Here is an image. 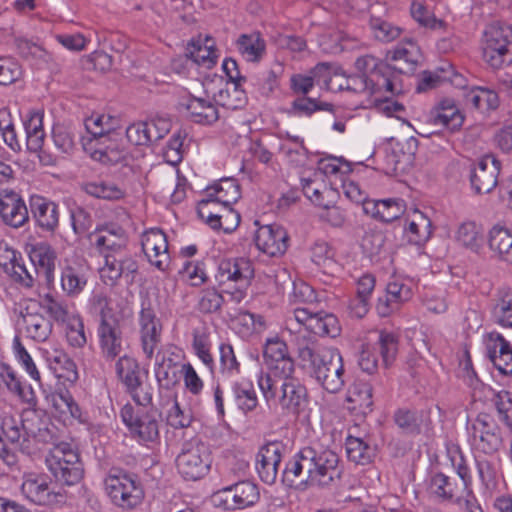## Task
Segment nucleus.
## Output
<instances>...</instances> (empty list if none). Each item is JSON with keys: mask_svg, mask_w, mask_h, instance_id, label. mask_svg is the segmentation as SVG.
I'll list each match as a JSON object with an SVG mask.
<instances>
[{"mask_svg": "<svg viewBox=\"0 0 512 512\" xmlns=\"http://www.w3.org/2000/svg\"><path fill=\"white\" fill-rule=\"evenodd\" d=\"M301 367L329 393L341 391L346 384V375L341 353L335 348L322 347L314 341L298 346Z\"/></svg>", "mask_w": 512, "mask_h": 512, "instance_id": "f03ea898", "label": "nucleus"}, {"mask_svg": "<svg viewBox=\"0 0 512 512\" xmlns=\"http://www.w3.org/2000/svg\"><path fill=\"white\" fill-rule=\"evenodd\" d=\"M21 491L28 500L38 505H53L63 501L61 493L51 490L47 478L35 473L24 475Z\"/></svg>", "mask_w": 512, "mask_h": 512, "instance_id": "dca6fc26", "label": "nucleus"}, {"mask_svg": "<svg viewBox=\"0 0 512 512\" xmlns=\"http://www.w3.org/2000/svg\"><path fill=\"white\" fill-rule=\"evenodd\" d=\"M338 455L330 449L307 446L286 463L283 481L289 486L329 487L341 478Z\"/></svg>", "mask_w": 512, "mask_h": 512, "instance_id": "f257e3e1", "label": "nucleus"}, {"mask_svg": "<svg viewBox=\"0 0 512 512\" xmlns=\"http://www.w3.org/2000/svg\"><path fill=\"white\" fill-rule=\"evenodd\" d=\"M263 359L267 372L259 376L277 377L280 374L295 373L294 361L289 355L288 347L278 337L266 340Z\"/></svg>", "mask_w": 512, "mask_h": 512, "instance_id": "ddd939ff", "label": "nucleus"}, {"mask_svg": "<svg viewBox=\"0 0 512 512\" xmlns=\"http://www.w3.org/2000/svg\"><path fill=\"white\" fill-rule=\"evenodd\" d=\"M46 360L57 378L71 383L78 379L76 364L63 350L56 348L47 350Z\"/></svg>", "mask_w": 512, "mask_h": 512, "instance_id": "c85d7f7f", "label": "nucleus"}, {"mask_svg": "<svg viewBox=\"0 0 512 512\" xmlns=\"http://www.w3.org/2000/svg\"><path fill=\"white\" fill-rule=\"evenodd\" d=\"M213 100L216 105L235 110L245 104L246 97L245 92L239 89L238 83H232L231 87L226 84L225 88L219 89V91L213 95Z\"/></svg>", "mask_w": 512, "mask_h": 512, "instance_id": "3c124183", "label": "nucleus"}, {"mask_svg": "<svg viewBox=\"0 0 512 512\" xmlns=\"http://www.w3.org/2000/svg\"><path fill=\"white\" fill-rule=\"evenodd\" d=\"M453 74V69L449 64L446 65V68L441 67L434 72L426 71L422 74V78L417 85V91L424 92L437 87L442 82L453 81L451 78Z\"/></svg>", "mask_w": 512, "mask_h": 512, "instance_id": "bf43d9fd", "label": "nucleus"}, {"mask_svg": "<svg viewBox=\"0 0 512 512\" xmlns=\"http://www.w3.org/2000/svg\"><path fill=\"white\" fill-rule=\"evenodd\" d=\"M346 401L350 404L349 409L355 413L366 415L372 411L373 395L369 383L356 381L349 388Z\"/></svg>", "mask_w": 512, "mask_h": 512, "instance_id": "f704fd0d", "label": "nucleus"}, {"mask_svg": "<svg viewBox=\"0 0 512 512\" xmlns=\"http://www.w3.org/2000/svg\"><path fill=\"white\" fill-rule=\"evenodd\" d=\"M386 67L381 66L371 72L369 76L365 74L345 77L344 74L336 72L339 77L333 81V89H347L356 93H365L368 96L380 94L383 91L394 93L393 81L385 75L383 71Z\"/></svg>", "mask_w": 512, "mask_h": 512, "instance_id": "1a4fd4ad", "label": "nucleus"}, {"mask_svg": "<svg viewBox=\"0 0 512 512\" xmlns=\"http://www.w3.org/2000/svg\"><path fill=\"white\" fill-rule=\"evenodd\" d=\"M206 196L220 201L222 206H232L240 198V187L233 178L221 179L206 190Z\"/></svg>", "mask_w": 512, "mask_h": 512, "instance_id": "37998d69", "label": "nucleus"}, {"mask_svg": "<svg viewBox=\"0 0 512 512\" xmlns=\"http://www.w3.org/2000/svg\"><path fill=\"white\" fill-rule=\"evenodd\" d=\"M22 430L30 437L43 443H53V426L47 418H43L36 411L27 412L21 420Z\"/></svg>", "mask_w": 512, "mask_h": 512, "instance_id": "2f4dec72", "label": "nucleus"}, {"mask_svg": "<svg viewBox=\"0 0 512 512\" xmlns=\"http://www.w3.org/2000/svg\"><path fill=\"white\" fill-rule=\"evenodd\" d=\"M21 421L11 416L4 417L0 423V458L7 464L14 462V456L6 446V442L16 443L21 437Z\"/></svg>", "mask_w": 512, "mask_h": 512, "instance_id": "4c0bfd02", "label": "nucleus"}, {"mask_svg": "<svg viewBox=\"0 0 512 512\" xmlns=\"http://www.w3.org/2000/svg\"><path fill=\"white\" fill-rule=\"evenodd\" d=\"M294 374L258 377L259 389L269 408L293 415H299L306 408L309 401L307 388Z\"/></svg>", "mask_w": 512, "mask_h": 512, "instance_id": "20e7f679", "label": "nucleus"}, {"mask_svg": "<svg viewBox=\"0 0 512 512\" xmlns=\"http://www.w3.org/2000/svg\"><path fill=\"white\" fill-rule=\"evenodd\" d=\"M339 75L333 72V67L327 63L316 65L308 75L296 74L291 77V88L295 93L306 95L314 84L324 85L327 89H333V81Z\"/></svg>", "mask_w": 512, "mask_h": 512, "instance_id": "aec40b11", "label": "nucleus"}, {"mask_svg": "<svg viewBox=\"0 0 512 512\" xmlns=\"http://www.w3.org/2000/svg\"><path fill=\"white\" fill-rule=\"evenodd\" d=\"M345 447L349 460L356 464L365 465L372 461L374 449L362 438L349 435Z\"/></svg>", "mask_w": 512, "mask_h": 512, "instance_id": "09e8293b", "label": "nucleus"}, {"mask_svg": "<svg viewBox=\"0 0 512 512\" xmlns=\"http://www.w3.org/2000/svg\"><path fill=\"white\" fill-rule=\"evenodd\" d=\"M187 51L193 62L208 69L215 65L218 58L214 40L210 37L193 41Z\"/></svg>", "mask_w": 512, "mask_h": 512, "instance_id": "a19ab883", "label": "nucleus"}, {"mask_svg": "<svg viewBox=\"0 0 512 512\" xmlns=\"http://www.w3.org/2000/svg\"><path fill=\"white\" fill-rule=\"evenodd\" d=\"M501 164L492 154L482 156L471 168L470 182L477 194L490 193L497 185Z\"/></svg>", "mask_w": 512, "mask_h": 512, "instance_id": "2eb2a0df", "label": "nucleus"}, {"mask_svg": "<svg viewBox=\"0 0 512 512\" xmlns=\"http://www.w3.org/2000/svg\"><path fill=\"white\" fill-rule=\"evenodd\" d=\"M84 191L96 198L118 200L124 196V191L114 183L98 181L88 182L83 186Z\"/></svg>", "mask_w": 512, "mask_h": 512, "instance_id": "6e6d98bb", "label": "nucleus"}, {"mask_svg": "<svg viewBox=\"0 0 512 512\" xmlns=\"http://www.w3.org/2000/svg\"><path fill=\"white\" fill-rule=\"evenodd\" d=\"M427 491L438 500L453 501L459 505L464 504V500L467 498L459 484L441 472L434 473L429 477Z\"/></svg>", "mask_w": 512, "mask_h": 512, "instance_id": "b1692460", "label": "nucleus"}, {"mask_svg": "<svg viewBox=\"0 0 512 512\" xmlns=\"http://www.w3.org/2000/svg\"><path fill=\"white\" fill-rule=\"evenodd\" d=\"M240 54L250 62L259 61L265 52V41L258 32L242 34L237 42Z\"/></svg>", "mask_w": 512, "mask_h": 512, "instance_id": "c03bdc74", "label": "nucleus"}, {"mask_svg": "<svg viewBox=\"0 0 512 512\" xmlns=\"http://www.w3.org/2000/svg\"><path fill=\"white\" fill-rule=\"evenodd\" d=\"M311 260L324 274L333 275L338 271V264L334 260V252L328 243L318 241L311 248Z\"/></svg>", "mask_w": 512, "mask_h": 512, "instance_id": "49530a36", "label": "nucleus"}, {"mask_svg": "<svg viewBox=\"0 0 512 512\" xmlns=\"http://www.w3.org/2000/svg\"><path fill=\"white\" fill-rule=\"evenodd\" d=\"M306 329L315 335H328L335 337L339 332L338 321L332 314L317 312L313 313Z\"/></svg>", "mask_w": 512, "mask_h": 512, "instance_id": "8fccbe9b", "label": "nucleus"}, {"mask_svg": "<svg viewBox=\"0 0 512 512\" xmlns=\"http://www.w3.org/2000/svg\"><path fill=\"white\" fill-rule=\"evenodd\" d=\"M105 258L104 265L100 268L99 273L102 281L106 285H114L121 276L132 275L137 269L136 261L125 253H105L103 255Z\"/></svg>", "mask_w": 512, "mask_h": 512, "instance_id": "412c9836", "label": "nucleus"}, {"mask_svg": "<svg viewBox=\"0 0 512 512\" xmlns=\"http://www.w3.org/2000/svg\"><path fill=\"white\" fill-rule=\"evenodd\" d=\"M456 239L463 246L477 251L481 246V228L473 221L463 222L457 230Z\"/></svg>", "mask_w": 512, "mask_h": 512, "instance_id": "4d7b16f0", "label": "nucleus"}, {"mask_svg": "<svg viewBox=\"0 0 512 512\" xmlns=\"http://www.w3.org/2000/svg\"><path fill=\"white\" fill-rule=\"evenodd\" d=\"M232 394L238 408L244 413L253 411L258 405V398L253 384L247 380L233 383Z\"/></svg>", "mask_w": 512, "mask_h": 512, "instance_id": "a18cd8bd", "label": "nucleus"}, {"mask_svg": "<svg viewBox=\"0 0 512 512\" xmlns=\"http://www.w3.org/2000/svg\"><path fill=\"white\" fill-rule=\"evenodd\" d=\"M420 57L419 47L411 40L400 44L387 55L391 68L403 74L413 73Z\"/></svg>", "mask_w": 512, "mask_h": 512, "instance_id": "bb28decb", "label": "nucleus"}, {"mask_svg": "<svg viewBox=\"0 0 512 512\" xmlns=\"http://www.w3.org/2000/svg\"><path fill=\"white\" fill-rule=\"evenodd\" d=\"M0 216L3 221L18 228L28 220V210L21 197L14 191L0 194Z\"/></svg>", "mask_w": 512, "mask_h": 512, "instance_id": "393cba45", "label": "nucleus"}, {"mask_svg": "<svg viewBox=\"0 0 512 512\" xmlns=\"http://www.w3.org/2000/svg\"><path fill=\"white\" fill-rule=\"evenodd\" d=\"M485 347L490 361L512 350L510 342L502 334L495 331L486 335Z\"/></svg>", "mask_w": 512, "mask_h": 512, "instance_id": "e2e57ef3", "label": "nucleus"}, {"mask_svg": "<svg viewBox=\"0 0 512 512\" xmlns=\"http://www.w3.org/2000/svg\"><path fill=\"white\" fill-rule=\"evenodd\" d=\"M22 323L27 336L35 341H46L51 332V322L41 313L33 312L30 307L22 313Z\"/></svg>", "mask_w": 512, "mask_h": 512, "instance_id": "72a5a7b5", "label": "nucleus"}, {"mask_svg": "<svg viewBox=\"0 0 512 512\" xmlns=\"http://www.w3.org/2000/svg\"><path fill=\"white\" fill-rule=\"evenodd\" d=\"M288 234L277 224L261 226L255 236L257 248L270 257L283 255L288 248Z\"/></svg>", "mask_w": 512, "mask_h": 512, "instance_id": "6ab92c4d", "label": "nucleus"}, {"mask_svg": "<svg viewBox=\"0 0 512 512\" xmlns=\"http://www.w3.org/2000/svg\"><path fill=\"white\" fill-rule=\"evenodd\" d=\"M66 338L72 347L82 348L87 343L84 323L78 315H72L67 322Z\"/></svg>", "mask_w": 512, "mask_h": 512, "instance_id": "0e129e2a", "label": "nucleus"}, {"mask_svg": "<svg viewBox=\"0 0 512 512\" xmlns=\"http://www.w3.org/2000/svg\"><path fill=\"white\" fill-rule=\"evenodd\" d=\"M45 463L54 478L68 486L79 483L84 474L79 453L66 442L53 444L46 455Z\"/></svg>", "mask_w": 512, "mask_h": 512, "instance_id": "423d86ee", "label": "nucleus"}, {"mask_svg": "<svg viewBox=\"0 0 512 512\" xmlns=\"http://www.w3.org/2000/svg\"><path fill=\"white\" fill-rule=\"evenodd\" d=\"M176 466L180 475L187 480L195 481L204 477L211 466L208 447L200 441L185 443L176 458Z\"/></svg>", "mask_w": 512, "mask_h": 512, "instance_id": "9d476101", "label": "nucleus"}, {"mask_svg": "<svg viewBox=\"0 0 512 512\" xmlns=\"http://www.w3.org/2000/svg\"><path fill=\"white\" fill-rule=\"evenodd\" d=\"M370 27L376 39L382 42H391L401 34V28L381 18L371 16Z\"/></svg>", "mask_w": 512, "mask_h": 512, "instance_id": "680f3d73", "label": "nucleus"}, {"mask_svg": "<svg viewBox=\"0 0 512 512\" xmlns=\"http://www.w3.org/2000/svg\"><path fill=\"white\" fill-rule=\"evenodd\" d=\"M292 108L298 115L310 116L316 111H333V105L313 98L303 97L293 101Z\"/></svg>", "mask_w": 512, "mask_h": 512, "instance_id": "774afa93", "label": "nucleus"}, {"mask_svg": "<svg viewBox=\"0 0 512 512\" xmlns=\"http://www.w3.org/2000/svg\"><path fill=\"white\" fill-rule=\"evenodd\" d=\"M464 117L452 99H444L433 116V123L442 125L451 131L459 129L463 124Z\"/></svg>", "mask_w": 512, "mask_h": 512, "instance_id": "79ce46f5", "label": "nucleus"}, {"mask_svg": "<svg viewBox=\"0 0 512 512\" xmlns=\"http://www.w3.org/2000/svg\"><path fill=\"white\" fill-rule=\"evenodd\" d=\"M465 100L474 108L481 111L495 110L499 106V97L493 90L483 87H473L465 94Z\"/></svg>", "mask_w": 512, "mask_h": 512, "instance_id": "de8ad7c7", "label": "nucleus"}, {"mask_svg": "<svg viewBox=\"0 0 512 512\" xmlns=\"http://www.w3.org/2000/svg\"><path fill=\"white\" fill-rule=\"evenodd\" d=\"M258 487L250 481H241L218 491L217 505L226 510L243 509L254 505L259 499Z\"/></svg>", "mask_w": 512, "mask_h": 512, "instance_id": "4468645a", "label": "nucleus"}, {"mask_svg": "<svg viewBox=\"0 0 512 512\" xmlns=\"http://www.w3.org/2000/svg\"><path fill=\"white\" fill-rule=\"evenodd\" d=\"M139 327L142 350L148 359H152L160 342L162 327L151 308H142Z\"/></svg>", "mask_w": 512, "mask_h": 512, "instance_id": "5701e85b", "label": "nucleus"}, {"mask_svg": "<svg viewBox=\"0 0 512 512\" xmlns=\"http://www.w3.org/2000/svg\"><path fill=\"white\" fill-rule=\"evenodd\" d=\"M452 466L454 467L457 475L459 476L461 483H458L462 490L465 492L467 498H473L472 491V476L470 468L467 464L466 459L459 449L452 452L451 455Z\"/></svg>", "mask_w": 512, "mask_h": 512, "instance_id": "5fc2aeb1", "label": "nucleus"}, {"mask_svg": "<svg viewBox=\"0 0 512 512\" xmlns=\"http://www.w3.org/2000/svg\"><path fill=\"white\" fill-rule=\"evenodd\" d=\"M488 246L494 257L502 262L512 264V232L496 225L489 231Z\"/></svg>", "mask_w": 512, "mask_h": 512, "instance_id": "c756f323", "label": "nucleus"}, {"mask_svg": "<svg viewBox=\"0 0 512 512\" xmlns=\"http://www.w3.org/2000/svg\"><path fill=\"white\" fill-rule=\"evenodd\" d=\"M141 244L144 254L153 266L161 271L168 268L170 262L168 242L162 230L152 228L145 231Z\"/></svg>", "mask_w": 512, "mask_h": 512, "instance_id": "f3484780", "label": "nucleus"}, {"mask_svg": "<svg viewBox=\"0 0 512 512\" xmlns=\"http://www.w3.org/2000/svg\"><path fill=\"white\" fill-rule=\"evenodd\" d=\"M123 423L133 439L140 443H154L159 439V421L152 409L123 406L120 412Z\"/></svg>", "mask_w": 512, "mask_h": 512, "instance_id": "6e6552de", "label": "nucleus"}, {"mask_svg": "<svg viewBox=\"0 0 512 512\" xmlns=\"http://www.w3.org/2000/svg\"><path fill=\"white\" fill-rule=\"evenodd\" d=\"M396 425L406 434H419L423 423L422 415L408 409H399L394 414Z\"/></svg>", "mask_w": 512, "mask_h": 512, "instance_id": "13d9d810", "label": "nucleus"}, {"mask_svg": "<svg viewBox=\"0 0 512 512\" xmlns=\"http://www.w3.org/2000/svg\"><path fill=\"white\" fill-rule=\"evenodd\" d=\"M24 127L27 138V149L33 153L41 152L45 140L43 113L40 111L31 112L24 122Z\"/></svg>", "mask_w": 512, "mask_h": 512, "instance_id": "ea45409f", "label": "nucleus"}, {"mask_svg": "<svg viewBox=\"0 0 512 512\" xmlns=\"http://www.w3.org/2000/svg\"><path fill=\"white\" fill-rule=\"evenodd\" d=\"M375 287V278L371 274H364L356 283V297L350 303L354 316L362 318L369 310V300Z\"/></svg>", "mask_w": 512, "mask_h": 512, "instance_id": "e433bc0d", "label": "nucleus"}, {"mask_svg": "<svg viewBox=\"0 0 512 512\" xmlns=\"http://www.w3.org/2000/svg\"><path fill=\"white\" fill-rule=\"evenodd\" d=\"M13 352H14V355H15L17 361L26 370V372L29 374V376L33 380L39 382L41 379L40 373H39L32 357L30 356V354L28 353L26 348L23 346V344L21 343V340L18 336H16L13 340Z\"/></svg>", "mask_w": 512, "mask_h": 512, "instance_id": "69168bd1", "label": "nucleus"}, {"mask_svg": "<svg viewBox=\"0 0 512 512\" xmlns=\"http://www.w3.org/2000/svg\"><path fill=\"white\" fill-rule=\"evenodd\" d=\"M201 219L212 229L233 232L240 223V215L231 206H222L221 215H213L205 207L201 210Z\"/></svg>", "mask_w": 512, "mask_h": 512, "instance_id": "c9c22d12", "label": "nucleus"}, {"mask_svg": "<svg viewBox=\"0 0 512 512\" xmlns=\"http://www.w3.org/2000/svg\"><path fill=\"white\" fill-rule=\"evenodd\" d=\"M42 307L56 322L67 323L72 317L68 306L49 294L43 298Z\"/></svg>", "mask_w": 512, "mask_h": 512, "instance_id": "338daca9", "label": "nucleus"}, {"mask_svg": "<svg viewBox=\"0 0 512 512\" xmlns=\"http://www.w3.org/2000/svg\"><path fill=\"white\" fill-rule=\"evenodd\" d=\"M105 489L114 504L123 508H133L143 498V491L133 476L111 470L105 478Z\"/></svg>", "mask_w": 512, "mask_h": 512, "instance_id": "9b49d317", "label": "nucleus"}, {"mask_svg": "<svg viewBox=\"0 0 512 512\" xmlns=\"http://www.w3.org/2000/svg\"><path fill=\"white\" fill-rule=\"evenodd\" d=\"M116 372L127 390L137 386L140 381V370L137 361L131 357H120L116 363Z\"/></svg>", "mask_w": 512, "mask_h": 512, "instance_id": "864d4df0", "label": "nucleus"}, {"mask_svg": "<svg viewBox=\"0 0 512 512\" xmlns=\"http://www.w3.org/2000/svg\"><path fill=\"white\" fill-rule=\"evenodd\" d=\"M284 450V445L278 441L268 442L259 449L256 457V469L264 483H275Z\"/></svg>", "mask_w": 512, "mask_h": 512, "instance_id": "a211bd4d", "label": "nucleus"}, {"mask_svg": "<svg viewBox=\"0 0 512 512\" xmlns=\"http://www.w3.org/2000/svg\"><path fill=\"white\" fill-rule=\"evenodd\" d=\"M93 305L99 312V325L97 337L101 355L104 359L112 361L122 352V331L116 315L113 313L111 299L105 295H96Z\"/></svg>", "mask_w": 512, "mask_h": 512, "instance_id": "39448f33", "label": "nucleus"}, {"mask_svg": "<svg viewBox=\"0 0 512 512\" xmlns=\"http://www.w3.org/2000/svg\"><path fill=\"white\" fill-rule=\"evenodd\" d=\"M84 124L91 135L87 145L92 150L91 157L94 160L103 164H116L125 159L126 148L119 118L110 114H93Z\"/></svg>", "mask_w": 512, "mask_h": 512, "instance_id": "7ed1b4c3", "label": "nucleus"}, {"mask_svg": "<svg viewBox=\"0 0 512 512\" xmlns=\"http://www.w3.org/2000/svg\"><path fill=\"white\" fill-rule=\"evenodd\" d=\"M430 219L419 210H414L407 220L406 233L411 243H425L432 234Z\"/></svg>", "mask_w": 512, "mask_h": 512, "instance_id": "58836bf2", "label": "nucleus"}, {"mask_svg": "<svg viewBox=\"0 0 512 512\" xmlns=\"http://www.w3.org/2000/svg\"><path fill=\"white\" fill-rule=\"evenodd\" d=\"M50 401L54 409L60 414H69L76 419L81 417V410L68 391L52 393Z\"/></svg>", "mask_w": 512, "mask_h": 512, "instance_id": "052dcab7", "label": "nucleus"}, {"mask_svg": "<svg viewBox=\"0 0 512 512\" xmlns=\"http://www.w3.org/2000/svg\"><path fill=\"white\" fill-rule=\"evenodd\" d=\"M92 237L95 247L102 255L109 252L114 254L126 252L127 234L117 224H108L97 228Z\"/></svg>", "mask_w": 512, "mask_h": 512, "instance_id": "4be33fe9", "label": "nucleus"}, {"mask_svg": "<svg viewBox=\"0 0 512 512\" xmlns=\"http://www.w3.org/2000/svg\"><path fill=\"white\" fill-rule=\"evenodd\" d=\"M470 432L476 448L485 454H493L503 445L501 430L488 414H479L472 422Z\"/></svg>", "mask_w": 512, "mask_h": 512, "instance_id": "f8f14e48", "label": "nucleus"}, {"mask_svg": "<svg viewBox=\"0 0 512 512\" xmlns=\"http://www.w3.org/2000/svg\"><path fill=\"white\" fill-rule=\"evenodd\" d=\"M55 258L53 249L47 244H39L33 247L30 253V260L35 267V274L43 277L48 284L53 281Z\"/></svg>", "mask_w": 512, "mask_h": 512, "instance_id": "473e14b6", "label": "nucleus"}, {"mask_svg": "<svg viewBox=\"0 0 512 512\" xmlns=\"http://www.w3.org/2000/svg\"><path fill=\"white\" fill-rule=\"evenodd\" d=\"M181 105L195 123L211 125L219 119L216 103L205 97L189 96Z\"/></svg>", "mask_w": 512, "mask_h": 512, "instance_id": "cd10ccee", "label": "nucleus"}, {"mask_svg": "<svg viewBox=\"0 0 512 512\" xmlns=\"http://www.w3.org/2000/svg\"><path fill=\"white\" fill-rule=\"evenodd\" d=\"M254 275V268L250 260L238 258L222 260L219 263L216 279L219 284L228 281L247 284Z\"/></svg>", "mask_w": 512, "mask_h": 512, "instance_id": "a878e982", "label": "nucleus"}, {"mask_svg": "<svg viewBox=\"0 0 512 512\" xmlns=\"http://www.w3.org/2000/svg\"><path fill=\"white\" fill-rule=\"evenodd\" d=\"M483 60L499 69L512 60V28L499 22L486 27L481 39Z\"/></svg>", "mask_w": 512, "mask_h": 512, "instance_id": "0eeeda50", "label": "nucleus"}, {"mask_svg": "<svg viewBox=\"0 0 512 512\" xmlns=\"http://www.w3.org/2000/svg\"><path fill=\"white\" fill-rule=\"evenodd\" d=\"M493 318L502 327L512 328V290H502L494 305Z\"/></svg>", "mask_w": 512, "mask_h": 512, "instance_id": "603ef678", "label": "nucleus"}, {"mask_svg": "<svg viewBox=\"0 0 512 512\" xmlns=\"http://www.w3.org/2000/svg\"><path fill=\"white\" fill-rule=\"evenodd\" d=\"M31 210L37 224L43 230L54 231L59 224V208L52 201L43 197H34L31 201Z\"/></svg>", "mask_w": 512, "mask_h": 512, "instance_id": "7c9ffc66", "label": "nucleus"}]
</instances>
